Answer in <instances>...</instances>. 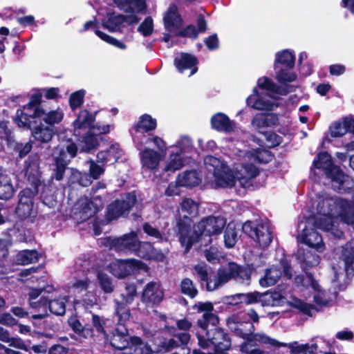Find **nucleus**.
<instances>
[{"label": "nucleus", "mask_w": 354, "mask_h": 354, "mask_svg": "<svg viewBox=\"0 0 354 354\" xmlns=\"http://www.w3.org/2000/svg\"><path fill=\"white\" fill-rule=\"evenodd\" d=\"M316 218H308L301 221L298 228L299 241L304 243L319 252L324 249L322 237L313 227L331 232L335 236L340 237L342 231L337 227L339 222L354 225V207L347 201L340 198H333L326 194L317 196Z\"/></svg>", "instance_id": "1"}, {"label": "nucleus", "mask_w": 354, "mask_h": 354, "mask_svg": "<svg viewBox=\"0 0 354 354\" xmlns=\"http://www.w3.org/2000/svg\"><path fill=\"white\" fill-rule=\"evenodd\" d=\"M207 169L212 172L216 186L231 187L238 180L242 187L247 188L252 185V180L258 174V169L252 165H243L240 171L234 176L229 167L220 159L207 156L204 159Z\"/></svg>", "instance_id": "2"}, {"label": "nucleus", "mask_w": 354, "mask_h": 354, "mask_svg": "<svg viewBox=\"0 0 354 354\" xmlns=\"http://www.w3.org/2000/svg\"><path fill=\"white\" fill-rule=\"evenodd\" d=\"M257 84L259 88L265 90L267 93H258L254 88L253 93L246 99L247 105L259 111H272L279 105V98L276 95H284L292 91V86H277L266 77L258 80Z\"/></svg>", "instance_id": "3"}, {"label": "nucleus", "mask_w": 354, "mask_h": 354, "mask_svg": "<svg viewBox=\"0 0 354 354\" xmlns=\"http://www.w3.org/2000/svg\"><path fill=\"white\" fill-rule=\"evenodd\" d=\"M226 221L221 216H209L203 218L194 227V236H190L189 232L185 234L184 228H180L179 241L182 246L185 247V252L191 248L192 244L205 239V243L212 241V237L221 234Z\"/></svg>", "instance_id": "4"}, {"label": "nucleus", "mask_w": 354, "mask_h": 354, "mask_svg": "<svg viewBox=\"0 0 354 354\" xmlns=\"http://www.w3.org/2000/svg\"><path fill=\"white\" fill-rule=\"evenodd\" d=\"M197 330L194 328L193 332L198 339V343L201 348H208L210 344L214 346V350L216 354H223L225 351H229L231 348L232 341L229 333L223 328L214 327L212 329L208 328L205 330Z\"/></svg>", "instance_id": "5"}, {"label": "nucleus", "mask_w": 354, "mask_h": 354, "mask_svg": "<svg viewBox=\"0 0 354 354\" xmlns=\"http://www.w3.org/2000/svg\"><path fill=\"white\" fill-rule=\"evenodd\" d=\"M194 269L196 273L199 275L201 279L206 282L207 288H209L210 286H213L214 288L224 285L232 278L237 276L243 277V275L247 277V279H249L250 271L246 269L240 268L236 263H229L227 268H223L218 270L217 274L214 276V278H208V273L206 266L203 263H198L195 266Z\"/></svg>", "instance_id": "6"}, {"label": "nucleus", "mask_w": 354, "mask_h": 354, "mask_svg": "<svg viewBox=\"0 0 354 354\" xmlns=\"http://www.w3.org/2000/svg\"><path fill=\"white\" fill-rule=\"evenodd\" d=\"M313 166L315 168L322 169L324 171L326 177L330 179L332 187L335 190L342 192L345 189L342 186L348 176H346L338 167L333 164L331 156L328 153H319L313 161Z\"/></svg>", "instance_id": "7"}, {"label": "nucleus", "mask_w": 354, "mask_h": 354, "mask_svg": "<svg viewBox=\"0 0 354 354\" xmlns=\"http://www.w3.org/2000/svg\"><path fill=\"white\" fill-rule=\"evenodd\" d=\"M243 232L251 237L261 248H267L272 241L273 232L267 221H246L242 226Z\"/></svg>", "instance_id": "8"}, {"label": "nucleus", "mask_w": 354, "mask_h": 354, "mask_svg": "<svg viewBox=\"0 0 354 354\" xmlns=\"http://www.w3.org/2000/svg\"><path fill=\"white\" fill-rule=\"evenodd\" d=\"M41 100V95L35 93L31 96L29 102L24 106L23 109L17 111L15 121L19 127L28 128L32 120L42 114L43 109L39 106Z\"/></svg>", "instance_id": "9"}, {"label": "nucleus", "mask_w": 354, "mask_h": 354, "mask_svg": "<svg viewBox=\"0 0 354 354\" xmlns=\"http://www.w3.org/2000/svg\"><path fill=\"white\" fill-rule=\"evenodd\" d=\"M199 204L198 202L189 198H184L180 203L178 208L177 223L180 234V228L183 227L185 234L188 231V226L192 218L198 215Z\"/></svg>", "instance_id": "10"}, {"label": "nucleus", "mask_w": 354, "mask_h": 354, "mask_svg": "<svg viewBox=\"0 0 354 354\" xmlns=\"http://www.w3.org/2000/svg\"><path fill=\"white\" fill-rule=\"evenodd\" d=\"M75 144L70 142L64 145H59L53 151L56 162L55 178L57 180L62 179L66 165L71 158L75 156L77 153Z\"/></svg>", "instance_id": "11"}, {"label": "nucleus", "mask_w": 354, "mask_h": 354, "mask_svg": "<svg viewBox=\"0 0 354 354\" xmlns=\"http://www.w3.org/2000/svg\"><path fill=\"white\" fill-rule=\"evenodd\" d=\"M137 295V289H125L124 292L120 294V300L114 299L115 315L118 317L117 324L126 326V322L131 317L129 307Z\"/></svg>", "instance_id": "12"}, {"label": "nucleus", "mask_w": 354, "mask_h": 354, "mask_svg": "<svg viewBox=\"0 0 354 354\" xmlns=\"http://www.w3.org/2000/svg\"><path fill=\"white\" fill-rule=\"evenodd\" d=\"M101 197L95 196L92 199L81 198L75 205L74 214L77 220L84 221L93 216L103 207Z\"/></svg>", "instance_id": "13"}, {"label": "nucleus", "mask_w": 354, "mask_h": 354, "mask_svg": "<svg viewBox=\"0 0 354 354\" xmlns=\"http://www.w3.org/2000/svg\"><path fill=\"white\" fill-rule=\"evenodd\" d=\"M109 268L115 277L124 278L137 271L146 270L147 266L141 261L135 259H116L109 264Z\"/></svg>", "instance_id": "14"}, {"label": "nucleus", "mask_w": 354, "mask_h": 354, "mask_svg": "<svg viewBox=\"0 0 354 354\" xmlns=\"http://www.w3.org/2000/svg\"><path fill=\"white\" fill-rule=\"evenodd\" d=\"M283 272L288 279L292 277V270L288 262L286 259H282L278 266H272L266 272L263 278L259 279V283L261 286H272L276 284Z\"/></svg>", "instance_id": "15"}, {"label": "nucleus", "mask_w": 354, "mask_h": 354, "mask_svg": "<svg viewBox=\"0 0 354 354\" xmlns=\"http://www.w3.org/2000/svg\"><path fill=\"white\" fill-rule=\"evenodd\" d=\"M193 308H197L198 313L203 312L202 317L196 322V326L201 330H206L209 325L216 326L219 324L218 316L213 313L214 306L212 302L199 301L195 304Z\"/></svg>", "instance_id": "16"}, {"label": "nucleus", "mask_w": 354, "mask_h": 354, "mask_svg": "<svg viewBox=\"0 0 354 354\" xmlns=\"http://www.w3.org/2000/svg\"><path fill=\"white\" fill-rule=\"evenodd\" d=\"M32 192L29 189L21 191L19 194V201L17 207L19 216L32 222L37 216V211L33 205Z\"/></svg>", "instance_id": "17"}, {"label": "nucleus", "mask_w": 354, "mask_h": 354, "mask_svg": "<svg viewBox=\"0 0 354 354\" xmlns=\"http://www.w3.org/2000/svg\"><path fill=\"white\" fill-rule=\"evenodd\" d=\"M136 197L133 194H127L126 199L116 201L109 205L106 217L109 221L117 219L120 216L127 214L131 208L135 205Z\"/></svg>", "instance_id": "18"}, {"label": "nucleus", "mask_w": 354, "mask_h": 354, "mask_svg": "<svg viewBox=\"0 0 354 354\" xmlns=\"http://www.w3.org/2000/svg\"><path fill=\"white\" fill-rule=\"evenodd\" d=\"M156 127V122L150 115H144L140 118L138 124L135 125L131 131L133 141L137 148H140L143 146V142L141 140L140 134L153 130Z\"/></svg>", "instance_id": "19"}, {"label": "nucleus", "mask_w": 354, "mask_h": 354, "mask_svg": "<svg viewBox=\"0 0 354 354\" xmlns=\"http://www.w3.org/2000/svg\"><path fill=\"white\" fill-rule=\"evenodd\" d=\"M134 253L147 260L162 262L165 259V255L162 251L156 249L152 243L147 241H140L138 240V246Z\"/></svg>", "instance_id": "20"}, {"label": "nucleus", "mask_w": 354, "mask_h": 354, "mask_svg": "<svg viewBox=\"0 0 354 354\" xmlns=\"http://www.w3.org/2000/svg\"><path fill=\"white\" fill-rule=\"evenodd\" d=\"M110 285V279L106 274L102 272H90L85 279L78 280L74 286L81 288L100 286L101 288H109Z\"/></svg>", "instance_id": "21"}, {"label": "nucleus", "mask_w": 354, "mask_h": 354, "mask_svg": "<svg viewBox=\"0 0 354 354\" xmlns=\"http://www.w3.org/2000/svg\"><path fill=\"white\" fill-rule=\"evenodd\" d=\"M128 335L129 330L126 326L116 324V328L113 329L111 335H109L106 338L109 341L111 347L121 351L129 345Z\"/></svg>", "instance_id": "22"}, {"label": "nucleus", "mask_w": 354, "mask_h": 354, "mask_svg": "<svg viewBox=\"0 0 354 354\" xmlns=\"http://www.w3.org/2000/svg\"><path fill=\"white\" fill-rule=\"evenodd\" d=\"M138 239L135 232L126 234L112 241V247L118 252L131 251L135 252L138 246Z\"/></svg>", "instance_id": "23"}, {"label": "nucleus", "mask_w": 354, "mask_h": 354, "mask_svg": "<svg viewBox=\"0 0 354 354\" xmlns=\"http://www.w3.org/2000/svg\"><path fill=\"white\" fill-rule=\"evenodd\" d=\"M163 20L165 29L174 35L183 24V19L178 12L177 6L174 4L169 7Z\"/></svg>", "instance_id": "24"}, {"label": "nucleus", "mask_w": 354, "mask_h": 354, "mask_svg": "<svg viewBox=\"0 0 354 354\" xmlns=\"http://www.w3.org/2000/svg\"><path fill=\"white\" fill-rule=\"evenodd\" d=\"M68 326L81 339L93 337V328L89 324L83 325L77 315H73L68 319Z\"/></svg>", "instance_id": "25"}, {"label": "nucleus", "mask_w": 354, "mask_h": 354, "mask_svg": "<svg viewBox=\"0 0 354 354\" xmlns=\"http://www.w3.org/2000/svg\"><path fill=\"white\" fill-rule=\"evenodd\" d=\"M288 305L308 317H313L317 313L322 311V308L316 305L307 303L296 297H292V299L288 301Z\"/></svg>", "instance_id": "26"}, {"label": "nucleus", "mask_w": 354, "mask_h": 354, "mask_svg": "<svg viewBox=\"0 0 354 354\" xmlns=\"http://www.w3.org/2000/svg\"><path fill=\"white\" fill-rule=\"evenodd\" d=\"M174 64L179 72L183 73L187 69H191V76L196 73L198 68L196 67V58L187 53H181L174 59Z\"/></svg>", "instance_id": "27"}, {"label": "nucleus", "mask_w": 354, "mask_h": 354, "mask_svg": "<svg viewBox=\"0 0 354 354\" xmlns=\"http://www.w3.org/2000/svg\"><path fill=\"white\" fill-rule=\"evenodd\" d=\"M141 147L138 148L140 150V158L143 167L148 169H155L159 165L162 157L160 153L149 148H145L141 150Z\"/></svg>", "instance_id": "28"}, {"label": "nucleus", "mask_w": 354, "mask_h": 354, "mask_svg": "<svg viewBox=\"0 0 354 354\" xmlns=\"http://www.w3.org/2000/svg\"><path fill=\"white\" fill-rule=\"evenodd\" d=\"M212 127L219 131L225 133L233 132L235 129V123L224 113H218L214 115L211 118Z\"/></svg>", "instance_id": "29"}, {"label": "nucleus", "mask_w": 354, "mask_h": 354, "mask_svg": "<svg viewBox=\"0 0 354 354\" xmlns=\"http://www.w3.org/2000/svg\"><path fill=\"white\" fill-rule=\"evenodd\" d=\"M313 301L316 306L322 309V307L329 306L336 299L337 292H331L330 289H313Z\"/></svg>", "instance_id": "30"}, {"label": "nucleus", "mask_w": 354, "mask_h": 354, "mask_svg": "<svg viewBox=\"0 0 354 354\" xmlns=\"http://www.w3.org/2000/svg\"><path fill=\"white\" fill-rule=\"evenodd\" d=\"M187 157L179 153L178 151L169 154L164 171L167 173L173 174L176 171L180 169L187 163Z\"/></svg>", "instance_id": "31"}, {"label": "nucleus", "mask_w": 354, "mask_h": 354, "mask_svg": "<svg viewBox=\"0 0 354 354\" xmlns=\"http://www.w3.org/2000/svg\"><path fill=\"white\" fill-rule=\"evenodd\" d=\"M82 294V298L80 299H75L73 300L74 306L82 305L86 310L97 304L99 296L97 295V289L88 290V289H80Z\"/></svg>", "instance_id": "32"}, {"label": "nucleus", "mask_w": 354, "mask_h": 354, "mask_svg": "<svg viewBox=\"0 0 354 354\" xmlns=\"http://www.w3.org/2000/svg\"><path fill=\"white\" fill-rule=\"evenodd\" d=\"M285 297L281 292L267 290L261 293V304L262 306H281L284 303Z\"/></svg>", "instance_id": "33"}, {"label": "nucleus", "mask_w": 354, "mask_h": 354, "mask_svg": "<svg viewBox=\"0 0 354 354\" xmlns=\"http://www.w3.org/2000/svg\"><path fill=\"white\" fill-rule=\"evenodd\" d=\"M201 182V177L196 170L185 171L178 174L177 184L180 187H194Z\"/></svg>", "instance_id": "34"}, {"label": "nucleus", "mask_w": 354, "mask_h": 354, "mask_svg": "<svg viewBox=\"0 0 354 354\" xmlns=\"http://www.w3.org/2000/svg\"><path fill=\"white\" fill-rule=\"evenodd\" d=\"M342 256L345 262V270L348 277L354 275V240H351L342 248Z\"/></svg>", "instance_id": "35"}, {"label": "nucleus", "mask_w": 354, "mask_h": 354, "mask_svg": "<svg viewBox=\"0 0 354 354\" xmlns=\"http://www.w3.org/2000/svg\"><path fill=\"white\" fill-rule=\"evenodd\" d=\"M245 158L252 162L267 163L272 160V156L270 152L264 149H252L246 152ZM253 166V163H252Z\"/></svg>", "instance_id": "36"}, {"label": "nucleus", "mask_w": 354, "mask_h": 354, "mask_svg": "<svg viewBox=\"0 0 354 354\" xmlns=\"http://www.w3.org/2000/svg\"><path fill=\"white\" fill-rule=\"evenodd\" d=\"M95 120V114L90 113L86 109L80 111L77 119L73 122L75 131L90 127Z\"/></svg>", "instance_id": "37"}, {"label": "nucleus", "mask_w": 354, "mask_h": 354, "mask_svg": "<svg viewBox=\"0 0 354 354\" xmlns=\"http://www.w3.org/2000/svg\"><path fill=\"white\" fill-rule=\"evenodd\" d=\"M55 133L52 127L40 124L36 127L32 131L34 138L41 142H48L51 140Z\"/></svg>", "instance_id": "38"}, {"label": "nucleus", "mask_w": 354, "mask_h": 354, "mask_svg": "<svg viewBox=\"0 0 354 354\" xmlns=\"http://www.w3.org/2000/svg\"><path fill=\"white\" fill-rule=\"evenodd\" d=\"M64 111L60 108L49 111H46L42 109V114L39 116H36V118H42L44 122L52 126L61 122L64 118Z\"/></svg>", "instance_id": "39"}, {"label": "nucleus", "mask_w": 354, "mask_h": 354, "mask_svg": "<svg viewBox=\"0 0 354 354\" xmlns=\"http://www.w3.org/2000/svg\"><path fill=\"white\" fill-rule=\"evenodd\" d=\"M115 3L126 12H140L145 8V0H114Z\"/></svg>", "instance_id": "40"}, {"label": "nucleus", "mask_w": 354, "mask_h": 354, "mask_svg": "<svg viewBox=\"0 0 354 354\" xmlns=\"http://www.w3.org/2000/svg\"><path fill=\"white\" fill-rule=\"evenodd\" d=\"M163 296L162 289H143L142 300L147 304L158 305L162 301Z\"/></svg>", "instance_id": "41"}, {"label": "nucleus", "mask_w": 354, "mask_h": 354, "mask_svg": "<svg viewBox=\"0 0 354 354\" xmlns=\"http://www.w3.org/2000/svg\"><path fill=\"white\" fill-rule=\"evenodd\" d=\"M286 347L290 348V354H316L318 348L317 344H312L311 345L308 343L298 344L297 342L288 344Z\"/></svg>", "instance_id": "42"}, {"label": "nucleus", "mask_w": 354, "mask_h": 354, "mask_svg": "<svg viewBox=\"0 0 354 354\" xmlns=\"http://www.w3.org/2000/svg\"><path fill=\"white\" fill-rule=\"evenodd\" d=\"M66 301L67 299L65 297L57 299H48L46 297V303L44 307L48 306L51 313L62 316L66 313Z\"/></svg>", "instance_id": "43"}, {"label": "nucleus", "mask_w": 354, "mask_h": 354, "mask_svg": "<svg viewBox=\"0 0 354 354\" xmlns=\"http://www.w3.org/2000/svg\"><path fill=\"white\" fill-rule=\"evenodd\" d=\"M39 259V255L36 250H22L20 251L15 257V261L18 264L26 265L37 262Z\"/></svg>", "instance_id": "44"}, {"label": "nucleus", "mask_w": 354, "mask_h": 354, "mask_svg": "<svg viewBox=\"0 0 354 354\" xmlns=\"http://www.w3.org/2000/svg\"><path fill=\"white\" fill-rule=\"evenodd\" d=\"M279 64H282L288 68H292L295 65V55L288 50L279 52L276 55L275 67L278 68Z\"/></svg>", "instance_id": "45"}, {"label": "nucleus", "mask_w": 354, "mask_h": 354, "mask_svg": "<svg viewBox=\"0 0 354 354\" xmlns=\"http://www.w3.org/2000/svg\"><path fill=\"white\" fill-rule=\"evenodd\" d=\"M15 192L12 181L8 175H5L0 178V198L8 200L10 198Z\"/></svg>", "instance_id": "46"}, {"label": "nucleus", "mask_w": 354, "mask_h": 354, "mask_svg": "<svg viewBox=\"0 0 354 354\" xmlns=\"http://www.w3.org/2000/svg\"><path fill=\"white\" fill-rule=\"evenodd\" d=\"M81 145L84 151L89 152L98 147L99 136L95 135V132L90 129L81 141Z\"/></svg>", "instance_id": "47"}, {"label": "nucleus", "mask_w": 354, "mask_h": 354, "mask_svg": "<svg viewBox=\"0 0 354 354\" xmlns=\"http://www.w3.org/2000/svg\"><path fill=\"white\" fill-rule=\"evenodd\" d=\"M126 20L127 19L122 15L109 14L106 21L103 22V26L109 31H117Z\"/></svg>", "instance_id": "48"}, {"label": "nucleus", "mask_w": 354, "mask_h": 354, "mask_svg": "<svg viewBox=\"0 0 354 354\" xmlns=\"http://www.w3.org/2000/svg\"><path fill=\"white\" fill-rule=\"evenodd\" d=\"M30 291L28 293V301L30 306L33 308H41L44 307L46 303V297H41L40 299L35 301L34 300L36 299L44 290H46V289H30Z\"/></svg>", "instance_id": "49"}, {"label": "nucleus", "mask_w": 354, "mask_h": 354, "mask_svg": "<svg viewBox=\"0 0 354 354\" xmlns=\"http://www.w3.org/2000/svg\"><path fill=\"white\" fill-rule=\"evenodd\" d=\"M238 240V232L234 224L229 223L224 234L225 245L227 248H232Z\"/></svg>", "instance_id": "50"}, {"label": "nucleus", "mask_w": 354, "mask_h": 354, "mask_svg": "<svg viewBox=\"0 0 354 354\" xmlns=\"http://www.w3.org/2000/svg\"><path fill=\"white\" fill-rule=\"evenodd\" d=\"M92 325L93 330L95 329L99 335H102L104 337H108L109 334L105 330L106 319L97 314L92 313Z\"/></svg>", "instance_id": "51"}, {"label": "nucleus", "mask_w": 354, "mask_h": 354, "mask_svg": "<svg viewBox=\"0 0 354 354\" xmlns=\"http://www.w3.org/2000/svg\"><path fill=\"white\" fill-rule=\"evenodd\" d=\"M297 286L304 288H317L318 283L311 274L306 273L305 276L298 275L295 279Z\"/></svg>", "instance_id": "52"}, {"label": "nucleus", "mask_w": 354, "mask_h": 354, "mask_svg": "<svg viewBox=\"0 0 354 354\" xmlns=\"http://www.w3.org/2000/svg\"><path fill=\"white\" fill-rule=\"evenodd\" d=\"M84 95L85 91L83 89L75 91L71 95L69 104L73 110H75L82 104Z\"/></svg>", "instance_id": "53"}, {"label": "nucleus", "mask_w": 354, "mask_h": 354, "mask_svg": "<svg viewBox=\"0 0 354 354\" xmlns=\"http://www.w3.org/2000/svg\"><path fill=\"white\" fill-rule=\"evenodd\" d=\"M255 341L263 344H269L277 348L286 347L288 346L287 343L280 342L275 339L266 335L265 334L255 333Z\"/></svg>", "instance_id": "54"}, {"label": "nucleus", "mask_w": 354, "mask_h": 354, "mask_svg": "<svg viewBox=\"0 0 354 354\" xmlns=\"http://www.w3.org/2000/svg\"><path fill=\"white\" fill-rule=\"evenodd\" d=\"M95 34L103 41L115 46V47L124 50L127 48V46L122 41L113 38L98 30H95Z\"/></svg>", "instance_id": "55"}, {"label": "nucleus", "mask_w": 354, "mask_h": 354, "mask_svg": "<svg viewBox=\"0 0 354 354\" xmlns=\"http://www.w3.org/2000/svg\"><path fill=\"white\" fill-rule=\"evenodd\" d=\"M142 229L145 233H146L149 236L156 239L160 241L163 240L167 241V239H164L163 234L157 228L154 227L149 223H145L142 225Z\"/></svg>", "instance_id": "56"}, {"label": "nucleus", "mask_w": 354, "mask_h": 354, "mask_svg": "<svg viewBox=\"0 0 354 354\" xmlns=\"http://www.w3.org/2000/svg\"><path fill=\"white\" fill-rule=\"evenodd\" d=\"M266 121V115L257 113L252 118L251 125L254 129L262 133L261 129L268 127Z\"/></svg>", "instance_id": "57"}, {"label": "nucleus", "mask_w": 354, "mask_h": 354, "mask_svg": "<svg viewBox=\"0 0 354 354\" xmlns=\"http://www.w3.org/2000/svg\"><path fill=\"white\" fill-rule=\"evenodd\" d=\"M178 346V342L173 338H163L162 339L160 340V342L158 343L160 351L163 352H168Z\"/></svg>", "instance_id": "58"}, {"label": "nucleus", "mask_w": 354, "mask_h": 354, "mask_svg": "<svg viewBox=\"0 0 354 354\" xmlns=\"http://www.w3.org/2000/svg\"><path fill=\"white\" fill-rule=\"evenodd\" d=\"M176 147L178 149L177 151L179 153L185 156L192 149V140L189 138L183 137L177 142Z\"/></svg>", "instance_id": "59"}, {"label": "nucleus", "mask_w": 354, "mask_h": 354, "mask_svg": "<svg viewBox=\"0 0 354 354\" xmlns=\"http://www.w3.org/2000/svg\"><path fill=\"white\" fill-rule=\"evenodd\" d=\"M297 78V75L288 70H279L277 73V79L281 83L292 82Z\"/></svg>", "instance_id": "60"}, {"label": "nucleus", "mask_w": 354, "mask_h": 354, "mask_svg": "<svg viewBox=\"0 0 354 354\" xmlns=\"http://www.w3.org/2000/svg\"><path fill=\"white\" fill-rule=\"evenodd\" d=\"M89 165V174L93 179H97L104 171L103 165L96 163L94 160L88 161Z\"/></svg>", "instance_id": "61"}, {"label": "nucleus", "mask_w": 354, "mask_h": 354, "mask_svg": "<svg viewBox=\"0 0 354 354\" xmlns=\"http://www.w3.org/2000/svg\"><path fill=\"white\" fill-rule=\"evenodd\" d=\"M330 133L333 138H339L346 133V127L342 122H335L330 127Z\"/></svg>", "instance_id": "62"}, {"label": "nucleus", "mask_w": 354, "mask_h": 354, "mask_svg": "<svg viewBox=\"0 0 354 354\" xmlns=\"http://www.w3.org/2000/svg\"><path fill=\"white\" fill-rule=\"evenodd\" d=\"M153 20L149 17L140 25L138 30L141 32L145 37L149 36L153 31Z\"/></svg>", "instance_id": "63"}, {"label": "nucleus", "mask_w": 354, "mask_h": 354, "mask_svg": "<svg viewBox=\"0 0 354 354\" xmlns=\"http://www.w3.org/2000/svg\"><path fill=\"white\" fill-rule=\"evenodd\" d=\"M198 31L196 28L192 26H188L185 28L180 30V28L175 33V35L185 37L189 38L195 39L198 37Z\"/></svg>", "instance_id": "64"}]
</instances>
